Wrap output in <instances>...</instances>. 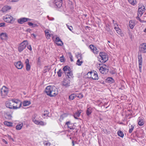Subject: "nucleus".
I'll use <instances>...</instances> for the list:
<instances>
[{"mask_svg": "<svg viewBox=\"0 0 146 146\" xmlns=\"http://www.w3.org/2000/svg\"><path fill=\"white\" fill-rule=\"evenodd\" d=\"M47 95L50 97L55 96L58 94L57 89L54 86H47L45 90Z\"/></svg>", "mask_w": 146, "mask_h": 146, "instance_id": "nucleus-1", "label": "nucleus"}, {"mask_svg": "<svg viewBox=\"0 0 146 146\" xmlns=\"http://www.w3.org/2000/svg\"><path fill=\"white\" fill-rule=\"evenodd\" d=\"M36 115L35 114L34 115L32 118V120L33 121L36 125H39L41 126H44L46 124V123L44 121L40 120H36L35 118Z\"/></svg>", "mask_w": 146, "mask_h": 146, "instance_id": "nucleus-2", "label": "nucleus"}, {"mask_svg": "<svg viewBox=\"0 0 146 146\" xmlns=\"http://www.w3.org/2000/svg\"><path fill=\"white\" fill-rule=\"evenodd\" d=\"M9 92V89L6 86H3L1 89V94L3 98H5Z\"/></svg>", "mask_w": 146, "mask_h": 146, "instance_id": "nucleus-3", "label": "nucleus"}, {"mask_svg": "<svg viewBox=\"0 0 146 146\" xmlns=\"http://www.w3.org/2000/svg\"><path fill=\"white\" fill-rule=\"evenodd\" d=\"M28 44L27 40H24L22 42L18 47V50L19 52L23 51L26 47Z\"/></svg>", "mask_w": 146, "mask_h": 146, "instance_id": "nucleus-4", "label": "nucleus"}, {"mask_svg": "<svg viewBox=\"0 0 146 146\" xmlns=\"http://www.w3.org/2000/svg\"><path fill=\"white\" fill-rule=\"evenodd\" d=\"M62 2L54 1L52 0L50 2V5L52 7H55L57 8H60L62 6Z\"/></svg>", "mask_w": 146, "mask_h": 146, "instance_id": "nucleus-5", "label": "nucleus"}, {"mask_svg": "<svg viewBox=\"0 0 146 146\" xmlns=\"http://www.w3.org/2000/svg\"><path fill=\"white\" fill-rule=\"evenodd\" d=\"M100 56L101 57L100 59H101V60L100 61L101 62H105L108 60V56L106 53L104 52H100Z\"/></svg>", "mask_w": 146, "mask_h": 146, "instance_id": "nucleus-6", "label": "nucleus"}, {"mask_svg": "<svg viewBox=\"0 0 146 146\" xmlns=\"http://www.w3.org/2000/svg\"><path fill=\"white\" fill-rule=\"evenodd\" d=\"M145 10V7L143 5H140L138 10V15L141 17Z\"/></svg>", "mask_w": 146, "mask_h": 146, "instance_id": "nucleus-7", "label": "nucleus"}, {"mask_svg": "<svg viewBox=\"0 0 146 146\" xmlns=\"http://www.w3.org/2000/svg\"><path fill=\"white\" fill-rule=\"evenodd\" d=\"M139 51L143 53L146 52V43H143L140 45Z\"/></svg>", "mask_w": 146, "mask_h": 146, "instance_id": "nucleus-8", "label": "nucleus"}, {"mask_svg": "<svg viewBox=\"0 0 146 146\" xmlns=\"http://www.w3.org/2000/svg\"><path fill=\"white\" fill-rule=\"evenodd\" d=\"M17 99H10V109H13V107L16 106L17 101H16Z\"/></svg>", "mask_w": 146, "mask_h": 146, "instance_id": "nucleus-9", "label": "nucleus"}, {"mask_svg": "<svg viewBox=\"0 0 146 146\" xmlns=\"http://www.w3.org/2000/svg\"><path fill=\"white\" fill-rule=\"evenodd\" d=\"M90 48L91 51L95 54H97L99 51L98 49L92 44L90 45L89 46Z\"/></svg>", "mask_w": 146, "mask_h": 146, "instance_id": "nucleus-10", "label": "nucleus"}, {"mask_svg": "<svg viewBox=\"0 0 146 146\" xmlns=\"http://www.w3.org/2000/svg\"><path fill=\"white\" fill-rule=\"evenodd\" d=\"M31 20V19L29 18L23 17L17 20V21L19 23L22 24L28 21H30Z\"/></svg>", "mask_w": 146, "mask_h": 146, "instance_id": "nucleus-11", "label": "nucleus"}, {"mask_svg": "<svg viewBox=\"0 0 146 146\" xmlns=\"http://www.w3.org/2000/svg\"><path fill=\"white\" fill-rule=\"evenodd\" d=\"M14 64L18 69H21L23 67V64L20 61L15 62Z\"/></svg>", "mask_w": 146, "mask_h": 146, "instance_id": "nucleus-12", "label": "nucleus"}, {"mask_svg": "<svg viewBox=\"0 0 146 146\" xmlns=\"http://www.w3.org/2000/svg\"><path fill=\"white\" fill-rule=\"evenodd\" d=\"M17 102L16 103H17V106H15L13 107V109H17L20 108L22 105V102L20 101L19 100H16Z\"/></svg>", "mask_w": 146, "mask_h": 146, "instance_id": "nucleus-13", "label": "nucleus"}, {"mask_svg": "<svg viewBox=\"0 0 146 146\" xmlns=\"http://www.w3.org/2000/svg\"><path fill=\"white\" fill-rule=\"evenodd\" d=\"M65 125H67L68 127L70 129H74L73 128V126L74 125V124L71 123L70 121H68L66 122Z\"/></svg>", "mask_w": 146, "mask_h": 146, "instance_id": "nucleus-14", "label": "nucleus"}, {"mask_svg": "<svg viewBox=\"0 0 146 146\" xmlns=\"http://www.w3.org/2000/svg\"><path fill=\"white\" fill-rule=\"evenodd\" d=\"M82 111L81 110H78L77 112H76L74 114V117L76 119H78Z\"/></svg>", "mask_w": 146, "mask_h": 146, "instance_id": "nucleus-15", "label": "nucleus"}, {"mask_svg": "<svg viewBox=\"0 0 146 146\" xmlns=\"http://www.w3.org/2000/svg\"><path fill=\"white\" fill-rule=\"evenodd\" d=\"M62 85L65 87H67L70 86V82L69 81L64 80L62 82Z\"/></svg>", "mask_w": 146, "mask_h": 146, "instance_id": "nucleus-16", "label": "nucleus"}, {"mask_svg": "<svg viewBox=\"0 0 146 146\" xmlns=\"http://www.w3.org/2000/svg\"><path fill=\"white\" fill-rule=\"evenodd\" d=\"M129 27L130 28L132 29L135 26V21L134 20H131L129 21Z\"/></svg>", "mask_w": 146, "mask_h": 146, "instance_id": "nucleus-17", "label": "nucleus"}, {"mask_svg": "<svg viewBox=\"0 0 146 146\" xmlns=\"http://www.w3.org/2000/svg\"><path fill=\"white\" fill-rule=\"evenodd\" d=\"M65 74L66 76H68V77L69 78H71L73 77L72 72L71 70L67 72V73H65Z\"/></svg>", "mask_w": 146, "mask_h": 146, "instance_id": "nucleus-18", "label": "nucleus"}, {"mask_svg": "<svg viewBox=\"0 0 146 146\" xmlns=\"http://www.w3.org/2000/svg\"><path fill=\"white\" fill-rule=\"evenodd\" d=\"M63 70L64 72L65 73H66L71 70V69L69 66H66L63 68Z\"/></svg>", "mask_w": 146, "mask_h": 146, "instance_id": "nucleus-19", "label": "nucleus"}, {"mask_svg": "<svg viewBox=\"0 0 146 146\" xmlns=\"http://www.w3.org/2000/svg\"><path fill=\"white\" fill-rule=\"evenodd\" d=\"M92 112V108L90 107L87 108L86 111V113L87 115L89 116L91 114Z\"/></svg>", "mask_w": 146, "mask_h": 146, "instance_id": "nucleus-20", "label": "nucleus"}, {"mask_svg": "<svg viewBox=\"0 0 146 146\" xmlns=\"http://www.w3.org/2000/svg\"><path fill=\"white\" fill-rule=\"evenodd\" d=\"M138 59L139 63H142V57L141 53L139 52H138Z\"/></svg>", "mask_w": 146, "mask_h": 146, "instance_id": "nucleus-21", "label": "nucleus"}, {"mask_svg": "<svg viewBox=\"0 0 146 146\" xmlns=\"http://www.w3.org/2000/svg\"><path fill=\"white\" fill-rule=\"evenodd\" d=\"M7 37L6 33H0V38L2 39H5Z\"/></svg>", "mask_w": 146, "mask_h": 146, "instance_id": "nucleus-22", "label": "nucleus"}, {"mask_svg": "<svg viewBox=\"0 0 146 146\" xmlns=\"http://www.w3.org/2000/svg\"><path fill=\"white\" fill-rule=\"evenodd\" d=\"M23 125V124L22 123H18L16 126V129L18 130H20L22 128Z\"/></svg>", "mask_w": 146, "mask_h": 146, "instance_id": "nucleus-23", "label": "nucleus"}, {"mask_svg": "<svg viewBox=\"0 0 146 146\" xmlns=\"http://www.w3.org/2000/svg\"><path fill=\"white\" fill-rule=\"evenodd\" d=\"M138 121V124L140 126H141L144 124L143 119L141 118H139Z\"/></svg>", "mask_w": 146, "mask_h": 146, "instance_id": "nucleus-24", "label": "nucleus"}, {"mask_svg": "<svg viewBox=\"0 0 146 146\" xmlns=\"http://www.w3.org/2000/svg\"><path fill=\"white\" fill-rule=\"evenodd\" d=\"M9 9V7L8 6H5L2 9L1 11L3 13L6 12Z\"/></svg>", "mask_w": 146, "mask_h": 146, "instance_id": "nucleus-25", "label": "nucleus"}, {"mask_svg": "<svg viewBox=\"0 0 146 146\" xmlns=\"http://www.w3.org/2000/svg\"><path fill=\"white\" fill-rule=\"evenodd\" d=\"M31 104L30 101L25 100L23 102V106H29Z\"/></svg>", "mask_w": 146, "mask_h": 146, "instance_id": "nucleus-26", "label": "nucleus"}, {"mask_svg": "<svg viewBox=\"0 0 146 146\" xmlns=\"http://www.w3.org/2000/svg\"><path fill=\"white\" fill-rule=\"evenodd\" d=\"M91 78L93 80H98V74L94 72V74H92V75L91 77Z\"/></svg>", "mask_w": 146, "mask_h": 146, "instance_id": "nucleus-27", "label": "nucleus"}, {"mask_svg": "<svg viewBox=\"0 0 146 146\" xmlns=\"http://www.w3.org/2000/svg\"><path fill=\"white\" fill-rule=\"evenodd\" d=\"M106 80L107 82L109 83H112L114 82V80L111 77H108L106 79Z\"/></svg>", "mask_w": 146, "mask_h": 146, "instance_id": "nucleus-28", "label": "nucleus"}, {"mask_svg": "<svg viewBox=\"0 0 146 146\" xmlns=\"http://www.w3.org/2000/svg\"><path fill=\"white\" fill-rule=\"evenodd\" d=\"M3 20L5 22L8 23H9V16L7 15L4 16Z\"/></svg>", "mask_w": 146, "mask_h": 146, "instance_id": "nucleus-29", "label": "nucleus"}, {"mask_svg": "<svg viewBox=\"0 0 146 146\" xmlns=\"http://www.w3.org/2000/svg\"><path fill=\"white\" fill-rule=\"evenodd\" d=\"M76 97V94H73L69 96V98L70 100H72Z\"/></svg>", "mask_w": 146, "mask_h": 146, "instance_id": "nucleus-30", "label": "nucleus"}, {"mask_svg": "<svg viewBox=\"0 0 146 146\" xmlns=\"http://www.w3.org/2000/svg\"><path fill=\"white\" fill-rule=\"evenodd\" d=\"M129 3L133 5L136 4L137 2L136 0H128Z\"/></svg>", "mask_w": 146, "mask_h": 146, "instance_id": "nucleus-31", "label": "nucleus"}, {"mask_svg": "<svg viewBox=\"0 0 146 146\" xmlns=\"http://www.w3.org/2000/svg\"><path fill=\"white\" fill-rule=\"evenodd\" d=\"M49 114V112L47 110H46L44 111V113L42 114L44 116L49 117V116L48 115Z\"/></svg>", "mask_w": 146, "mask_h": 146, "instance_id": "nucleus-32", "label": "nucleus"}, {"mask_svg": "<svg viewBox=\"0 0 146 146\" xmlns=\"http://www.w3.org/2000/svg\"><path fill=\"white\" fill-rule=\"evenodd\" d=\"M117 134L118 136L121 137H123L124 136V134L121 131H119L117 132Z\"/></svg>", "mask_w": 146, "mask_h": 146, "instance_id": "nucleus-33", "label": "nucleus"}, {"mask_svg": "<svg viewBox=\"0 0 146 146\" xmlns=\"http://www.w3.org/2000/svg\"><path fill=\"white\" fill-rule=\"evenodd\" d=\"M114 29L118 34H121V30L119 29V28L115 27H114Z\"/></svg>", "mask_w": 146, "mask_h": 146, "instance_id": "nucleus-34", "label": "nucleus"}, {"mask_svg": "<svg viewBox=\"0 0 146 146\" xmlns=\"http://www.w3.org/2000/svg\"><path fill=\"white\" fill-rule=\"evenodd\" d=\"M102 131L104 132V133L106 134H109L110 133V131H108L106 128H103L102 129Z\"/></svg>", "mask_w": 146, "mask_h": 146, "instance_id": "nucleus-35", "label": "nucleus"}, {"mask_svg": "<svg viewBox=\"0 0 146 146\" xmlns=\"http://www.w3.org/2000/svg\"><path fill=\"white\" fill-rule=\"evenodd\" d=\"M134 125H131L130 126H129V133H131L133 131V129L134 127Z\"/></svg>", "mask_w": 146, "mask_h": 146, "instance_id": "nucleus-36", "label": "nucleus"}, {"mask_svg": "<svg viewBox=\"0 0 146 146\" xmlns=\"http://www.w3.org/2000/svg\"><path fill=\"white\" fill-rule=\"evenodd\" d=\"M94 72H92V71L89 72L87 73V75L88 76V78H91V77L92 75V74H94Z\"/></svg>", "mask_w": 146, "mask_h": 146, "instance_id": "nucleus-37", "label": "nucleus"}, {"mask_svg": "<svg viewBox=\"0 0 146 146\" xmlns=\"http://www.w3.org/2000/svg\"><path fill=\"white\" fill-rule=\"evenodd\" d=\"M10 23H13L15 22V19L13 18L12 16H10Z\"/></svg>", "mask_w": 146, "mask_h": 146, "instance_id": "nucleus-38", "label": "nucleus"}, {"mask_svg": "<svg viewBox=\"0 0 146 146\" xmlns=\"http://www.w3.org/2000/svg\"><path fill=\"white\" fill-rule=\"evenodd\" d=\"M76 97H77L80 99H81L83 97V95L81 93L78 94H76Z\"/></svg>", "mask_w": 146, "mask_h": 146, "instance_id": "nucleus-39", "label": "nucleus"}, {"mask_svg": "<svg viewBox=\"0 0 146 146\" xmlns=\"http://www.w3.org/2000/svg\"><path fill=\"white\" fill-rule=\"evenodd\" d=\"M83 62L82 61H80V59H78L77 61L76 64L79 66H80L82 65Z\"/></svg>", "mask_w": 146, "mask_h": 146, "instance_id": "nucleus-40", "label": "nucleus"}, {"mask_svg": "<svg viewBox=\"0 0 146 146\" xmlns=\"http://www.w3.org/2000/svg\"><path fill=\"white\" fill-rule=\"evenodd\" d=\"M66 26L72 32L73 30V28L72 26H70L68 25V24H66Z\"/></svg>", "mask_w": 146, "mask_h": 146, "instance_id": "nucleus-41", "label": "nucleus"}, {"mask_svg": "<svg viewBox=\"0 0 146 146\" xmlns=\"http://www.w3.org/2000/svg\"><path fill=\"white\" fill-rule=\"evenodd\" d=\"M43 144L44 145H46V146H50L51 145V143H50L46 141H44Z\"/></svg>", "mask_w": 146, "mask_h": 146, "instance_id": "nucleus-42", "label": "nucleus"}, {"mask_svg": "<svg viewBox=\"0 0 146 146\" xmlns=\"http://www.w3.org/2000/svg\"><path fill=\"white\" fill-rule=\"evenodd\" d=\"M45 35L46 37V38L47 39H49L50 37V34L49 33V32H46V31H45Z\"/></svg>", "mask_w": 146, "mask_h": 146, "instance_id": "nucleus-43", "label": "nucleus"}, {"mask_svg": "<svg viewBox=\"0 0 146 146\" xmlns=\"http://www.w3.org/2000/svg\"><path fill=\"white\" fill-rule=\"evenodd\" d=\"M62 74V70L61 69H60L58 70V71L57 72V74L58 75V76L59 77H61Z\"/></svg>", "mask_w": 146, "mask_h": 146, "instance_id": "nucleus-44", "label": "nucleus"}, {"mask_svg": "<svg viewBox=\"0 0 146 146\" xmlns=\"http://www.w3.org/2000/svg\"><path fill=\"white\" fill-rule=\"evenodd\" d=\"M106 68H104L102 66H101L99 68V70L101 72L104 73V72H102L106 70Z\"/></svg>", "mask_w": 146, "mask_h": 146, "instance_id": "nucleus-45", "label": "nucleus"}, {"mask_svg": "<svg viewBox=\"0 0 146 146\" xmlns=\"http://www.w3.org/2000/svg\"><path fill=\"white\" fill-rule=\"evenodd\" d=\"M31 69L30 65L29 64L26 65V69L27 71H29Z\"/></svg>", "mask_w": 146, "mask_h": 146, "instance_id": "nucleus-46", "label": "nucleus"}, {"mask_svg": "<svg viewBox=\"0 0 146 146\" xmlns=\"http://www.w3.org/2000/svg\"><path fill=\"white\" fill-rule=\"evenodd\" d=\"M76 56L77 58L78 59L81 60L82 58V55L80 54H78L76 55Z\"/></svg>", "mask_w": 146, "mask_h": 146, "instance_id": "nucleus-47", "label": "nucleus"}, {"mask_svg": "<svg viewBox=\"0 0 146 146\" xmlns=\"http://www.w3.org/2000/svg\"><path fill=\"white\" fill-rule=\"evenodd\" d=\"M60 42H57L56 43V44L58 46H62V45H63V42H62L61 41V40H60Z\"/></svg>", "mask_w": 146, "mask_h": 146, "instance_id": "nucleus-48", "label": "nucleus"}, {"mask_svg": "<svg viewBox=\"0 0 146 146\" xmlns=\"http://www.w3.org/2000/svg\"><path fill=\"white\" fill-rule=\"evenodd\" d=\"M69 58L70 59L71 61V62L73 61V56H72V54H71V53L70 52L69 53Z\"/></svg>", "mask_w": 146, "mask_h": 146, "instance_id": "nucleus-49", "label": "nucleus"}, {"mask_svg": "<svg viewBox=\"0 0 146 146\" xmlns=\"http://www.w3.org/2000/svg\"><path fill=\"white\" fill-rule=\"evenodd\" d=\"M142 64V63H139V70L140 72H141Z\"/></svg>", "mask_w": 146, "mask_h": 146, "instance_id": "nucleus-50", "label": "nucleus"}, {"mask_svg": "<svg viewBox=\"0 0 146 146\" xmlns=\"http://www.w3.org/2000/svg\"><path fill=\"white\" fill-rule=\"evenodd\" d=\"M60 61L61 62H64V58L63 55H62L60 57Z\"/></svg>", "mask_w": 146, "mask_h": 146, "instance_id": "nucleus-51", "label": "nucleus"}, {"mask_svg": "<svg viewBox=\"0 0 146 146\" xmlns=\"http://www.w3.org/2000/svg\"><path fill=\"white\" fill-rule=\"evenodd\" d=\"M60 40H61L60 39V38H59V37H57L56 38V40H55V42H56V43L57 42H60Z\"/></svg>", "mask_w": 146, "mask_h": 146, "instance_id": "nucleus-52", "label": "nucleus"}, {"mask_svg": "<svg viewBox=\"0 0 146 146\" xmlns=\"http://www.w3.org/2000/svg\"><path fill=\"white\" fill-rule=\"evenodd\" d=\"M48 19L50 21H53L54 20V18L52 17H50L48 16H47Z\"/></svg>", "mask_w": 146, "mask_h": 146, "instance_id": "nucleus-53", "label": "nucleus"}, {"mask_svg": "<svg viewBox=\"0 0 146 146\" xmlns=\"http://www.w3.org/2000/svg\"><path fill=\"white\" fill-rule=\"evenodd\" d=\"M4 125L8 126H9V122L6 121H5L4 122Z\"/></svg>", "mask_w": 146, "mask_h": 146, "instance_id": "nucleus-54", "label": "nucleus"}, {"mask_svg": "<svg viewBox=\"0 0 146 146\" xmlns=\"http://www.w3.org/2000/svg\"><path fill=\"white\" fill-rule=\"evenodd\" d=\"M6 106L7 107L9 108V101H7L6 103Z\"/></svg>", "mask_w": 146, "mask_h": 146, "instance_id": "nucleus-55", "label": "nucleus"}, {"mask_svg": "<svg viewBox=\"0 0 146 146\" xmlns=\"http://www.w3.org/2000/svg\"><path fill=\"white\" fill-rule=\"evenodd\" d=\"M27 48L28 49H29L30 51H31L32 50V47L30 45L28 46Z\"/></svg>", "mask_w": 146, "mask_h": 146, "instance_id": "nucleus-56", "label": "nucleus"}, {"mask_svg": "<svg viewBox=\"0 0 146 146\" xmlns=\"http://www.w3.org/2000/svg\"><path fill=\"white\" fill-rule=\"evenodd\" d=\"M25 63L26 64H29V61L28 59H27L25 61Z\"/></svg>", "mask_w": 146, "mask_h": 146, "instance_id": "nucleus-57", "label": "nucleus"}, {"mask_svg": "<svg viewBox=\"0 0 146 146\" xmlns=\"http://www.w3.org/2000/svg\"><path fill=\"white\" fill-rule=\"evenodd\" d=\"M28 25L30 26H31L32 27V26L33 25V23H32L31 22H29L28 23Z\"/></svg>", "mask_w": 146, "mask_h": 146, "instance_id": "nucleus-58", "label": "nucleus"}, {"mask_svg": "<svg viewBox=\"0 0 146 146\" xmlns=\"http://www.w3.org/2000/svg\"><path fill=\"white\" fill-rule=\"evenodd\" d=\"M5 23H0V27L3 26L5 25Z\"/></svg>", "mask_w": 146, "mask_h": 146, "instance_id": "nucleus-59", "label": "nucleus"}, {"mask_svg": "<svg viewBox=\"0 0 146 146\" xmlns=\"http://www.w3.org/2000/svg\"><path fill=\"white\" fill-rule=\"evenodd\" d=\"M113 23L114 24L115 26H117V24L116 23L115 21H114L113 20Z\"/></svg>", "mask_w": 146, "mask_h": 146, "instance_id": "nucleus-60", "label": "nucleus"}, {"mask_svg": "<svg viewBox=\"0 0 146 146\" xmlns=\"http://www.w3.org/2000/svg\"><path fill=\"white\" fill-rule=\"evenodd\" d=\"M38 25L36 24L33 23V25L32 26V27H37Z\"/></svg>", "mask_w": 146, "mask_h": 146, "instance_id": "nucleus-61", "label": "nucleus"}, {"mask_svg": "<svg viewBox=\"0 0 146 146\" xmlns=\"http://www.w3.org/2000/svg\"><path fill=\"white\" fill-rule=\"evenodd\" d=\"M106 29L108 31H110V29L109 27H107V28H106Z\"/></svg>", "mask_w": 146, "mask_h": 146, "instance_id": "nucleus-62", "label": "nucleus"}, {"mask_svg": "<svg viewBox=\"0 0 146 146\" xmlns=\"http://www.w3.org/2000/svg\"><path fill=\"white\" fill-rule=\"evenodd\" d=\"M3 142L5 143V144H7V141L4 139H3Z\"/></svg>", "mask_w": 146, "mask_h": 146, "instance_id": "nucleus-63", "label": "nucleus"}, {"mask_svg": "<svg viewBox=\"0 0 146 146\" xmlns=\"http://www.w3.org/2000/svg\"><path fill=\"white\" fill-rule=\"evenodd\" d=\"M140 16H139L138 15V16L137 17H136V19L138 20H139V19H140Z\"/></svg>", "mask_w": 146, "mask_h": 146, "instance_id": "nucleus-64", "label": "nucleus"}]
</instances>
